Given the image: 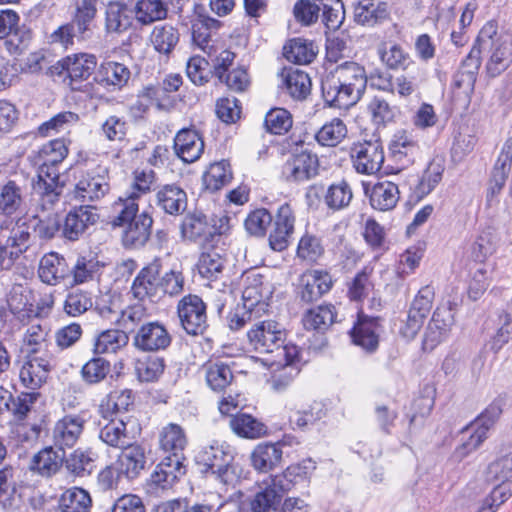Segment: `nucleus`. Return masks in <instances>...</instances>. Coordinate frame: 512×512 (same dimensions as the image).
I'll return each instance as SVG.
<instances>
[{
	"label": "nucleus",
	"instance_id": "17",
	"mask_svg": "<svg viewBox=\"0 0 512 512\" xmlns=\"http://www.w3.org/2000/svg\"><path fill=\"white\" fill-rule=\"evenodd\" d=\"M268 241L272 250L281 252L289 245V240L294 232L295 214L288 203L282 204L275 216Z\"/></svg>",
	"mask_w": 512,
	"mask_h": 512
},
{
	"label": "nucleus",
	"instance_id": "34",
	"mask_svg": "<svg viewBox=\"0 0 512 512\" xmlns=\"http://www.w3.org/2000/svg\"><path fill=\"white\" fill-rule=\"evenodd\" d=\"M119 474L128 479H135L146 465V455L144 448L138 444L129 443L122 448L118 457Z\"/></svg>",
	"mask_w": 512,
	"mask_h": 512
},
{
	"label": "nucleus",
	"instance_id": "28",
	"mask_svg": "<svg viewBox=\"0 0 512 512\" xmlns=\"http://www.w3.org/2000/svg\"><path fill=\"white\" fill-rule=\"evenodd\" d=\"M55 448V446H46L34 454L29 469L46 478L57 474L64 463L65 452Z\"/></svg>",
	"mask_w": 512,
	"mask_h": 512
},
{
	"label": "nucleus",
	"instance_id": "32",
	"mask_svg": "<svg viewBox=\"0 0 512 512\" xmlns=\"http://www.w3.org/2000/svg\"><path fill=\"white\" fill-rule=\"evenodd\" d=\"M25 203V186L14 179L0 184V215L12 216L19 212Z\"/></svg>",
	"mask_w": 512,
	"mask_h": 512
},
{
	"label": "nucleus",
	"instance_id": "45",
	"mask_svg": "<svg viewBox=\"0 0 512 512\" xmlns=\"http://www.w3.org/2000/svg\"><path fill=\"white\" fill-rule=\"evenodd\" d=\"M58 506L62 512H90L92 498L85 489L72 487L61 494Z\"/></svg>",
	"mask_w": 512,
	"mask_h": 512
},
{
	"label": "nucleus",
	"instance_id": "27",
	"mask_svg": "<svg viewBox=\"0 0 512 512\" xmlns=\"http://www.w3.org/2000/svg\"><path fill=\"white\" fill-rule=\"evenodd\" d=\"M187 443L186 433L178 424L169 423L159 433L160 449L167 454L166 457L169 459L177 460L178 458L179 461L184 462V450Z\"/></svg>",
	"mask_w": 512,
	"mask_h": 512
},
{
	"label": "nucleus",
	"instance_id": "37",
	"mask_svg": "<svg viewBox=\"0 0 512 512\" xmlns=\"http://www.w3.org/2000/svg\"><path fill=\"white\" fill-rule=\"evenodd\" d=\"M186 472L183 462L164 457L151 474L153 485L161 489L170 488Z\"/></svg>",
	"mask_w": 512,
	"mask_h": 512
},
{
	"label": "nucleus",
	"instance_id": "2",
	"mask_svg": "<svg viewBox=\"0 0 512 512\" xmlns=\"http://www.w3.org/2000/svg\"><path fill=\"white\" fill-rule=\"evenodd\" d=\"M116 216L111 224L122 228L121 242L126 249H140L146 245L152 232L153 219L144 211L138 213L137 194L119 197L113 204Z\"/></svg>",
	"mask_w": 512,
	"mask_h": 512
},
{
	"label": "nucleus",
	"instance_id": "38",
	"mask_svg": "<svg viewBox=\"0 0 512 512\" xmlns=\"http://www.w3.org/2000/svg\"><path fill=\"white\" fill-rule=\"evenodd\" d=\"M281 77L283 87L293 99L304 100L310 94L311 79L306 72L294 68H284Z\"/></svg>",
	"mask_w": 512,
	"mask_h": 512
},
{
	"label": "nucleus",
	"instance_id": "31",
	"mask_svg": "<svg viewBox=\"0 0 512 512\" xmlns=\"http://www.w3.org/2000/svg\"><path fill=\"white\" fill-rule=\"evenodd\" d=\"M155 203L166 214L179 215L187 208V194L177 185H164L157 191Z\"/></svg>",
	"mask_w": 512,
	"mask_h": 512
},
{
	"label": "nucleus",
	"instance_id": "56",
	"mask_svg": "<svg viewBox=\"0 0 512 512\" xmlns=\"http://www.w3.org/2000/svg\"><path fill=\"white\" fill-rule=\"evenodd\" d=\"M284 56L288 61L296 64H309L316 57V51L312 42L295 38L284 46Z\"/></svg>",
	"mask_w": 512,
	"mask_h": 512
},
{
	"label": "nucleus",
	"instance_id": "62",
	"mask_svg": "<svg viewBox=\"0 0 512 512\" xmlns=\"http://www.w3.org/2000/svg\"><path fill=\"white\" fill-rule=\"evenodd\" d=\"M111 372L110 362L100 356L93 357L81 368L82 380L88 385H95L104 381Z\"/></svg>",
	"mask_w": 512,
	"mask_h": 512
},
{
	"label": "nucleus",
	"instance_id": "33",
	"mask_svg": "<svg viewBox=\"0 0 512 512\" xmlns=\"http://www.w3.org/2000/svg\"><path fill=\"white\" fill-rule=\"evenodd\" d=\"M70 273L66 259L58 253L44 255L39 264L38 274L42 282L56 285Z\"/></svg>",
	"mask_w": 512,
	"mask_h": 512
},
{
	"label": "nucleus",
	"instance_id": "59",
	"mask_svg": "<svg viewBox=\"0 0 512 512\" xmlns=\"http://www.w3.org/2000/svg\"><path fill=\"white\" fill-rule=\"evenodd\" d=\"M50 331L41 325H31L25 332L23 343L27 346V354L42 355L49 352Z\"/></svg>",
	"mask_w": 512,
	"mask_h": 512
},
{
	"label": "nucleus",
	"instance_id": "4",
	"mask_svg": "<svg viewBox=\"0 0 512 512\" xmlns=\"http://www.w3.org/2000/svg\"><path fill=\"white\" fill-rule=\"evenodd\" d=\"M210 223L207 217L200 212L187 214L181 224V235L184 240L198 243L202 249L212 246V243H218L224 233L228 230L229 217L222 216Z\"/></svg>",
	"mask_w": 512,
	"mask_h": 512
},
{
	"label": "nucleus",
	"instance_id": "7",
	"mask_svg": "<svg viewBox=\"0 0 512 512\" xmlns=\"http://www.w3.org/2000/svg\"><path fill=\"white\" fill-rule=\"evenodd\" d=\"M110 191L108 169L97 166L82 173L75 184L74 199L82 203H92L104 198Z\"/></svg>",
	"mask_w": 512,
	"mask_h": 512
},
{
	"label": "nucleus",
	"instance_id": "39",
	"mask_svg": "<svg viewBox=\"0 0 512 512\" xmlns=\"http://www.w3.org/2000/svg\"><path fill=\"white\" fill-rule=\"evenodd\" d=\"M231 430L239 437L246 439H257L267 433V426L247 413L237 412L229 418Z\"/></svg>",
	"mask_w": 512,
	"mask_h": 512
},
{
	"label": "nucleus",
	"instance_id": "60",
	"mask_svg": "<svg viewBox=\"0 0 512 512\" xmlns=\"http://www.w3.org/2000/svg\"><path fill=\"white\" fill-rule=\"evenodd\" d=\"M347 136V127L339 118L325 123L316 133L315 138L321 146L335 147Z\"/></svg>",
	"mask_w": 512,
	"mask_h": 512
},
{
	"label": "nucleus",
	"instance_id": "51",
	"mask_svg": "<svg viewBox=\"0 0 512 512\" xmlns=\"http://www.w3.org/2000/svg\"><path fill=\"white\" fill-rule=\"evenodd\" d=\"M334 309L332 305H320L308 310L302 318L304 328L317 332L326 331L335 321Z\"/></svg>",
	"mask_w": 512,
	"mask_h": 512
},
{
	"label": "nucleus",
	"instance_id": "11",
	"mask_svg": "<svg viewBox=\"0 0 512 512\" xmlns=\"http://www.w3.org/2000/svg\"><path fill=\"white\" fill-rule=\"evenodd\" d=\"M53 368V355L44 353L42 355L27 354L19 378L21 384L32 392H36L48 379Z\"/></svg>",
	"mask_w": 512,
	"mask_h": 512
},
{
	"label": "nucleus",
	"instance_id": "23",
	"mask_svg": "<svg viewBox=\"0 0 512 512\" xmlns=\"http://www.w3.org/2000/svg\"><path fill=\"white\" fill-rule=\"evenodd\" d=\"M7 305L13 316L22 324H27L41 313L40 307H34V296L31 290L21 284L13 285Z\"/></svg>",
	"mask_w": 512,
	"mask_h": 512
},
{
	"label": "nucleus",
	"instance_id": "36",
	"mask_svg": "<svg viewBox=\"0 0 512 512\" xmlns=\"http://www.w3.org/2000/svg\"><path fill=\"white\" fill-rule=\"evenodd\" d=\"M92 35L93 27L73 17L69 23L60 26L51 34V40L67 48L74 44V39L83 42L91 39Z\"/></svg>",
	"mask_w": 512,
	"mask_h": 512
},
{
	"label": "nucleus",
	"instance_id": "5",
	"mask_svg": "<svg viewBox=\"0 0 512 512\" xmlns=\"http://www.w3.org/2000/svg\"><path fill=\"white\" fill-rule=\"evenodd\" d=\"M250 346L260 354L274 353L285 343L286 333L275 320L256 321L247 332Z\"/></svg>",
	"mask_w": 512,
	"mask_h": 512
},
{
	"label": "nucleus",
	"instance_id": "21",
	"mask_svg": "<svg viewBox=\"0 0 512 512\" xmlns=\"http://www.w3.org/2000/svg\"><path fill=\"white\" fill-rule=\"evenodd\" d=\"M160 267L158 261H153L140 270L131 287L134 298L140 301L149 299L152 302L160 299Z\"/></svg>",
	"mask_w": 512,
	"mask_h": 512
},
{
	"label": "nucleus",
	"instance_id": "20",
	"mask_svg": "<svg viewBox=\"0 0 512 512\" xmlns=\"http://www.w3.org/2000/svg\"><path fill=\"white\" fill-rule=\"evenodd\" d=\"M245 283L242 292L244 309H248V313H256L262 316L268 310L267 299L271 294L268 285H264L263 276L260 274L247 276Z\"/></svg>",
	"mask_w": 512,
	"mask_h": 512
},
{
	"label": "nucleus",
	"instance_id": "53",
	"mask_svg": "<svg viewBox=\"0 0 512 512\" xmlns=\"http://www.w3.org/2000/svg\"><path fill=\"white\" fill-rule=\"evenodd\" d=\"M18 502L14 470L11 466L3 467L0 469V505L8 512H16Z\"/></svg>",
	"mask_w": 512,
	"mask_h": 512
},
{
	"label": "nucleus",
	"instance_id": "63",
	"mask_svg": "<svg viewBox=\"0 0 512 512\" xmlns=\"http://www.w3.org/2000/svg\"><path fill=\"white\" fill-rule=\"evenodd\" d=\"M151 42L160 53L169 54L179 42V32L171 25L155 26L151 35Z\"/></svg>",
	"mask_w": 512,
	"mask_h": 512
},
{
	"label": "nucleus",
	"instance_id": "18",
	"mask_svg": "<svg viewBox=\"0 0 512 512\" xmlns=\"http://www.w3.org/2000/svg\"><path fill=\"white\" fill-rule=\"evenodd\" d=\"M33 189L42 202L54 205L63 193L64 183L60 181L58 168L48 164H41L37 179L33 181Z\"/></svg>",
	"mask_w": 512,
	"mask_h": 512
},
{
	"label": "nucleus",
	"instance_id": "3",
	"mask_svg": "<svg viewBox=\"0 0 512 512\" xmlns=\"http://www.w3.org/2000/svg\"><path fill=\"white\" fill-rule=\"evenodd\" d=\"M197 463L207 478L224 486L234 485L240 478L233 452L225 443L214 441L203 447L197 455Z\"/></svg>",
	"mask_w": 512,
	"mask_h": 512
},
{
	"label": "nucleus",
	"instance_id": "26",
	"mask_svg": "<svg viewBox=\"0 0 512 512\" xmlns=\"http://www.w3.org/2000/svg\"><path fill=\"white\" fill-rule=\"evenodd\" d=\"M332 284V277L328 272L312 270L301 276L299 295L304 302L311 303L330 291Z\"/></svg>",
	"mask_w": 512,
	"mask_h": 512
},
{
	"label": "nucleus",
	"instance_id": "30",
	"mask_svg": "<svg viewBox=\"0 0 512 512\" xmlns=\"http://www.w3.org/2000/svg\"><path fill=\"white\" fill-rule=\"evenodd\" d=\"M212 243L207 249H202L197 262V269L202 278L218 280L226 267L227 259L224 250Z\"/></svg>",
	"mask_w": 512,
	"mask_h": 512
},
{
	"label": "nucleus",
	"instance_id": "54",
	"mask_svg": "<svg viewBox=\"0 0 512 512\" xmlns=\"http://www.w3.org/2000/svg\"><path fill=\"white\" fill-rule=\"evenodd\" d=\"M503 40L498 36L497 24L493 21L487 22L480 30L476 41L468 54V60H471L474 67L481 66V52L488 47H492L496 41Z\"/></svg>",
	"mask_w": 512,
	"mask_h": 512
},
{
	"label": "nucleus",
	"instance_id": "29",
	"mask_svg": "<svg viewBox=\"0 0 512 512\" xmlns=\"http://www.w3.org/2000/svg\"><path fill=\"white\" fill-rule=\"evenodd\" d=\"M283 451L280 442L259 443L253 449L250 455L252 467L261 473H268L280 466L282 462Z\"/></svg>",
	"mask_w": 512,
	"mask_h": 512
},
{
	"label": "nucleus",
	"instance_id": "35",
	"mask_svg": "<svg viewBox=\"0 0 512 512\" xmlns=\"http://www.w3.org/2000/svg\"><path fill=\"white\" fill-rule=\"evenodd\" d=\"M390 16L388 4L375 0H360L354 9V19L364 26H375Z\"/></svg>",
	"mask_w": 512,
	"mask_h": 512
},
{
	"label": "nucleus",
	"instance_id": "10",
	"mask_svg": "<svg viewBox=\"0 0 512 512\" xmlns=\"http://www.w3.org/2000/svg\"><path fill=\"white\" fill-rule=\"evenodd\" d=\"M454 324V315L449 305L438 306L425 328L422 349L431 352L447 340Z\"/></svg>",
	"mask_w": 512,
	"mask_h": 512
},
{
	"label": "nucleus",
	"instance_id": "22",
	"mask_svg": "<svg viewBox=\"0 0 512 512\" xmlns=\"http://www.w3.org/2000/svg\"><path fill=\"white\" fill-rule=\"evenodd\" d=\"M382 331L378 317L358 316L357 322L350 331L352 342L367 353H373L379 346V335Z\"/></svg>",
	"mask_w": 512,
	"mask_h": 512
},
{
	"label": "nucleus",
	"instance_id": "42",
	"mask_svg": "<svg viewBox=\"0 0 512 512\" xmlns=\"http://www.w3.org/2000/svg\"><path fill=\"white\" fill-rule=\"evenodd\" d=\"M369 200L372 208L376 210H392L399 200L398 186L390 181L378 182L373 185Z\"/></svg>",
	"mask_w": 512,
	"mask_h": 512
},
{
	"label": "nucleus",
	"instance_id": "24",
	"mask_svg": "<svg viewBox=\"0 0 512 512\" xmlns=\"http://www.w3.org/2000/svg\"><path fill=\"white\" fill-rule=\"evenodd\" d=\"M97 65V59L94 55L88 53H78L67 56L58 62L61 68L60 74L65 73L70 79V85L74 82L86 80L93 73ZM76 89V87H72Z\"/></svg>",
	"mask_w": 512,
	"mask_h": 512
},
{
	"label": "nucleus",
	"instance_id": "6",
	"mask_svg": "<svg viewBox=\"0 0 512 512\" xmlns=\"http://www.w3.org/2000/svg\"><path fill=\"white\" fill-rule=\"evenodd\" d=\"M501 412L500 406L493 403L470 426L466 427L463 433L469 434V438L455 449L454 458L461 461L477 449L487 438L488 430L494 425Z\"/></svg>",
	"mask_w": 512,
	"mask_h": 512
},
{
	"label": "nucleus",
	"instance_id": "58",
	"mask_svg": "<svg viewBox=\"0 0 512 512\" xmlns=\"http://www.w3.org/2000/svg\"><path fill=\"white\" fill-rule=\"evenodd\" d=\"M233 379L231 368L223 362L211 363L206 368V383L215 392H224Z\"/></svg>",
	"mask_w": 512,
	"mask_h": 512
},
{
	"label": "nucleus",
	"instance_id": "46",
	"mask_svg": "<svg viewBox=\"0 0 512 512\" xmlns=\"http://www.w3.org/2000/svg\"><path fill=\"white\" fill-rule=\"evenodd\" d=\"M168 7L162 0H138L134 7V15L141 25H150L167 17Z\"/></svg>",
	"mask_w": 512,
	"mask_h": 512
},
{
	"label": "nucleus",
	"instance_id": "40",
	"mask_svg": "<svg viewBox=\"0 0 512 512\" xmlns=\"http://www.w3.org/2000/svg\"><path fill=\"white\" fill-rule=\"evenodd\" d=\"M377 54L381 62L390 70H406L410 65L415 64L409 53L397 43H380Z\"/></svg>",
	"mask_w": 512,
	"mask_h": 512
},
{
	"label": "nucleus",
	"instance_id": "44",
	"mask_svg": "<svg viewBox=\"0 0 512 512\" xmlns=\"http://www.w3.org/2000/svg\"><path fill=\"white\" fill-rule=\"evenodd\" d=\"M97 453L91 448H77L65 460V467L76 477L90 475L95 469Z\"/></svg>",
	"mask_w": 512,
	"mask_h": 512
},
{
	"label": "nucleus",
	"instance_id": "9",
	"mask_svg": "<svg viewBox=\"0 0 512 512\" xmlns=\"http://www.w3.org/2000/svg\"><path fill=\"white\" fill-rule=\"evenodd\" d=\"M319 160L316 154L301 150L291 153L281 168V176L288 183L300 184L318 174Z\"/></svg>",
	"mask_w": 512,
	"mask_h": 512
},
{
	"label": "nucleus",
	"instance_id": "19",
	"mask_svg": "<svg viewBox=\"0 0 512 512\" xmlns=\"http://www.w3.org/2000/svg\"><path fill=\"white\" fill-rule=\"evenodd\" d=\"M85 423L84 416L79 414L65 415L58 420L52 433L54 446L63 452L66 448L74 447L84 431Z\"/></svg>",
	"mask_w": 512,
	"mask_h": 512
},
{
	"label": "nucleus",
	"instance_id": "64",
	"mask_svg": "<svg viewBox=\"0 0 512 512\" xmlns=\"http://www.w3.org/2000/svg\"><path fill=\"white\" fill-rule=\"evenodd\" d=\"M232 179L230 164L226 160L210 165L203 176V182L210 191H217Z\"/></svg>",
	"mask_w": 512,
	"mask_h": 512
},
{
	"label": "nucleus",
	"instance_id": "55",
	"mask_svg": "<svg viewBox=\"0 0 512 512\" xmlns=\"http://www.w3.org/2000/svg\"><path fill=\"white\" fill-rule=\"evenodd\" d=\"M323 198L329 210L339 211L349 206L353 198V192L349 183L345 180H341L331 184L327 188Z\"/></svg>",
	"mask_w": 512,
	"mask_h": 512
},
{
	"label": "nucleus",
	"instance_id": "49",
	"mask_svg": "<svg viewBox=\"0 0 512 512\" xmlns=\"http://www.w3.org/2000/svg\"><path fill=\"white\" fill-rule=\"evenodd\" d=\"M445 171V161L442 157L433 158L425 169L419 183L415 188V193L422 198L431 193L442 180Z\"/></svg>",
	"mask_w": 512,
	"mask_h": 512
},
{
	"label": "nucleus",
	"instance_id": "50",
	"mask_svg": "<svg viewBox=\"0 0 512 512\" xmlns=\"http://www.w3.org/2000/svg\"><path fill=\"white\" fill-rule=\"evenodd\" d=\"M131 73L128 67L118 62H105L101 64L97 72V80L101 84L122 88L125 86Z\"/></svg>",
	"mask_w": 512,
	"mask_h": 512
},
{
	"label": "nucleus",
	"instance_id": "1",
	"mask_svg": "<svg viewBox=\"0 0 512 512\" xmlns=\"http://www.w3.org/2000/svg\"><path fill=\"white\" fill-rule=\"evenodd\" d=\"M367 82L363 66L352 61L344 62L322 79L323 99L331 107L347 109L361 99Z\"/></svg>",
	"mask_w": 512,
	"mask_h": 512
},
{
	"label": "nucleus",
	"instance_id": "43",
	"mask_svg": "<svg viewBox=\"0 0 512 512\" xmlns=\"http://www.w3.org/2000/svg\"><path fill=\"white\" fill-rule=\"evenodd\" d=\"M107 423L101 426L99 439L113 448H124L131 443V438L126 431V423L122 418L110 417Z\"/></svg>",
	"mask_w": 512,
	"mask_h": 512
},
{
	"label": "nucleus",
	"instance_id": "61",
	"mask_svg": "<svg viewBox=\"0 0 512 512\" xmlns=\"http://www.w3.org/2000/svg\"><path fill=\"white\" fill-rule=\"evenodd\" d=\"M165 368L163 358L144 356L134 363V370L141 382H153L163 374Z\"/></svg>",
	"mask_w": 512,
	"mask_h": 512
},
{
	"label": "nucleus",
	"instance_id": "25",
	"mask_svg": "<svg viewBox=\"0 0 512 512\" xmlns=\"http://www.w3.org/2000/svg\"><path fill=\"white\" fill-rule=\"evenodd\" d=\"M175 154L186 163L197 161L204 151V141L195 129L184 128L174 138Z\"/></svg>",
	"mask_w": 512,
	"mask_h": 512
},
{
	"label": "nucleus",
	"instance_id": "48",
	"mask_svg": "<svg viewBox=\"0 0 512 512\" xmlns=\"http://www.w3.org/2000/svg\"><path fill=\"white\" fill-rule=\"evenodd\" d=\"M491 55L486 64V70L490 77H497L504 72L512 62V52L505 40H498L492 47H488Z\"/></svg>",
	"mask_w": 512,
	"mask_h": 512
},
{
	"label": "nucleus",
	"instance_id": "52",
	"mask_svg": "<svg viewBox=\"0 0 512 512\" xmlns=\"http://www.w3.org/2000/svg\"><path fill=\"white\" fill-rule=\"evenodd\" d=\"M128 342L129 336L125 330L121 328L107 329L96 337L93 351L95 354L115 353L126 346Z\"/></svg>",
	"mask_w": 512,
	"mask_h": 512
},
{
	"label": "nucleus",
	"instance_id": "14",
	"mask_svg": "<svg viewBox=\"0 0 512 512\" xmlns=\"http://www.w3.org/2000/svg\"><path fill=\"white\" fill-rule=\"evenodd\" d=\"M350 156L358 173L371 175L378 172L384 162L383 147L378 141L354 144Z\"/></svg>",
	"mask_w": 512,
	"mask_h": 512
},
{
	"label": "nucleus",
	"instance_id": "8",
	"mask_svg": "<svg viewBox=\"0 0 512 512\" xmlns=\"http://www.w3.org/2000/svg\"><path fill=\"white\" fill-rule=\"evenodd\" d=\"M207 306L196 294L182 297L177 304V314L181 327L189 335H202L208 328Z\"/></svg>",
	"mask_w": 512,
	"mask_h": 512
},
{
	"label": "nucleus",
	"instance_id": "16",
	"mask_svg": "<svg viewBox=\"0 0 512 512\" xmlns=\"http://www.w3.org/2000/svg\"><path fill=\"white\" fill-rule=\"evenodd\" d=\"M512 168V137L504 142L501 151L491 170L488 180L486 201L489 205L501 193Z\"/></svg>",
	"mask_w": 512,
	"mask_h": 512
},
{
	"label": "nucleus",
	"instance_id": "57",
	"mask_svg": "<svg viewBox=\"0 0 512 512\" xmlns=\"http://www.w3.org/2000/svg\"><path fill=\"white\" fill-rule=\"evenodd\" d=\"M389 149L396 161L404 160L403 164H409L414 162L418 146L405 131H401L394 135Z\"/></svg>",
	"mask_w": 512,
	"mask_h": 512
},
{
	"label": "nucleus",
	"instance_id": "15",
	"mask_svg": "<svg viewBox=\"0 0 512 512\" xmlns=\"http://www.w3.org/2000/svg\"><path fill=\"white\" fill-rule=\"evenodd\" d=\"M265 487L261 488L250 501L252 512L278 511L282 498L289 491V484L284 477L270 476Z\"/></svg>",
	"mask_w": 512,
	"mask_h": 512
},
{
	"label": "nucleus",
	"instance_id": "41",
	"mask_svg": "<svg viewBox=\"0 0 512 512\" xmlns=\"http://www.w3.org/2000/svg\"><path fill=\"white\" fill-rule=\"evenodd\" d=\"M134 10L121 2H109L106 8L105 25L108 32L123 33L133 23Z\"/></svg>",
	"mask_w": 512,
	"mask_h": 512
},
{
	"label": "nucleus",
	"instance_id": "13",
	"mask_svg": "<svg viewBox=\"0 0 512 512\" xmlns=\"http://www.w3.org/2000/svg\"><path fill=\"white\" fill-rule=\"evenodd\" d=\"M95 210L90 204L73 207L61 221V235L70 241L78 240L98 221L99 215Z\"/></svg>",
	"mask_w": 512,
	"mask_h": 512
},
{
	"label": "nucleus",
	"instance_id": "12",
	"mask_svg": "<svg viewBox=\"0 0 512 512\" xmlns=\"http://www.w3.org/2000/svg\"><path fill=\"white\" fill-rule=\"evenodd\" d=\"M172 337L164 324L150 321L142 324L133 336V345L143 352L165 350L171 344Z\"/></svg>",
	"mask_w": 512,
	"mask_h": 512
},
{
	"label": "nucleus",
	"instance_id": "47",
	"mask_svg": "<svg viewBox=\"0 0 512 512\" xmlns=\"http://www.w3.org/2000/svg\"><path fill=\"white\" fill-rule=\"evenodd\" d=\"M133 404L132 391L125 389L112 391L99 406V413L104 419L117 417V415L127 412Z\"/></svg>",
	"mask_w": 512,
	"mask_h": 512
}]
</instances>
